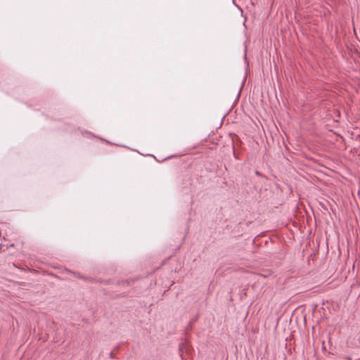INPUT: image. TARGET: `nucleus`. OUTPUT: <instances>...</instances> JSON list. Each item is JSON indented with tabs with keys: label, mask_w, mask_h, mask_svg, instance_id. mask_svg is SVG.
Wrapping results in <instances>:
<instances>
[{
	"label": "nucleus",
	"mask_w": 360,
	"mask_h": 360,
	"mask_svg": "<svg viewBox=\"0 0 360 360\" xmlns=\"http://www.w3.org/2000/svg\"><path fill=\"white\" fill-rule=\"evenodd\" d=\"M186 349V345L184 343H181L179 345V350L181 352H183L184 350Z\"/></svg>",
	"instance_id": "nucleus-1"
},
{
	"label": "nucleus",
	"mask_w": 360,
	"mask_h": 360,
	"mask_svg": "<svg viewBox=\"0 0 360 360\" xmlns=\"http://www.w3.org/2000/svg\"><path fill=\"white\" fill-rule=\"evenodd\" d=\"M110 356H111V357H113V353H112V352H110Z\"/></svg>",
	"instance_id": "nucleus-2"
}]
</instances>
